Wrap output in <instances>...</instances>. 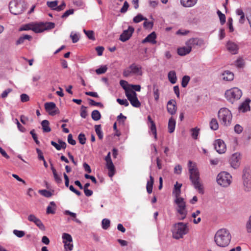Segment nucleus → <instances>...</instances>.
<instances>
[{"mask_svg": "<svg viewBox=\"0 0 251 251\" xmlns=\"http://www.w3.org/2000/svg\"><path fill=\"white\" fill-rule=\"evenodd\" d=\"M189 178L194 188L201 194H203L204 191L203 184L200 181V173L195 164L192 161L188 162Z\"/></svg>", "mask_w": 251, "mask_h": 251, "instance_id": "1", "label": "nucleus"}, {"mask_svg": "<svg viewBox=\"0 0 251 251\" xmlns=\"http://www.w3.org/2000/svg\"><path fill=\"white\" fill-rule=\"evenodd\" d=\"M231 238V236L229 231L226 228L218 230L214 237L216 244L221 247L227 246L230 242Z\"/></svg>", "mask_w": 251, "mask_h": 251, "instance_id": "2", "label": "nucleus"}, {"mask_svg": "<svg viewBox=\"0 0 251 251\" xmlns=\"http://www.w3.org/2000/svg\"><path fill=\"white\" fill-rule=\"evenodd\" d=\"M143 74L142 66L133 63L124 70L123 75L124 77H127L132 75L142 76Z\"/></svg>", "mask_w": 251, "mask_h": 251, "instance_id": "3", "label": "nucleus"}, {"mask_svg": "<svg viewBox=\"0 0 251 251\" xmlns=\"http://www.w3.org/2000/svg\"><path fill=\"white\" fill-rule=\"evenodd\" d=\"M172 232L173 237L174 238L179 239L182 238L183 236L188 232V228L187 224L182 222L176 224L174 225Z\"/></svg>", "mask_w": 251, "mask_h": 251, "instance_id": "4", "label": "nucleus"}, {"mask_svg": "<svg viewBox=\"0 0 251 251\" xmlns=\"http://www.w3.org/2000/svg\"><path fill=\"white\" fill-rule=\"evenodd\" d=\"M218 116L222 124L226 126L230 125L232 116L229 109L226 108H221L218 112Z\"/></svg>", "mask_w": 251, "mask_h": 251, "instance_id": "5", "label": "nucleus"}, {"mask_svg": "<svg viewBox=\"0 0 251 251\" xmlns=\"http://www.w3.org/2000/svg\"><path fill=\"white\" fill-rule=\"evenodd\" d=\"M242 95V91L238 88H233L227 90L225 96L229 101L233 103L235 101L240 99Z\"/></svg>", "mask_w": 251, "mask_h": 251, "instance_id": "6", "label": "nucleus"}, {"mask_svg": "<svg viewBox=\"0 0 251 251\" xmlns=\"http://www.w3.org/2000/svg\"><path fill=\"white\" fill-rule=\"evenodd\" d=\"M231 176L228 173L223 172L218 174L217 177V182L223 187L228 186L231 182Z\"/></svg>", "mask_w": 251, "mask_h": 251, "instance_id": "7", "label": "nucleus"}, {"mask_svg": "<svg viewBox=\"0 0 251 251\" xmlns=\"http://www.w3.org/2000/svg\"><path fill=\"white\" fill-rule=\"evenodd\" d=\"M9 9L14 15H19L24 11V4L21 1L14 0L9 3Z\"/></svg>", "mask_w": 251, "mask_h": 251, "instance_id": "8", "label": "nucleus"}, {"mask_svg": "<svg viewBox=\"0 0 251 251\" xmlns=\"http://www.w3.org/2000/svg\"><path fill=\"white\" fill-rule=\"evenodd\" d=\"M175 202L177 205V211L182 216L181 220L185 218L187 215V211L186 210V203L184 200L182 198H176Z\"/></svg>", "mask_w": 251, "mask_h": 251, "instance_id": "9", "label": "nucleus"}, {"mask_svg": "<svg viewBox=\"0 0 251 251\" xmlns=\"http://www.w3.org/2000/svg\"><path fill=\"white\" fill-rule=\"evenodd\" d=\"M126 96L133 106L135 107L140 106L141 103L138 100L137 94L134 90L126 91Z\"/></svg>", "mask_w": 251, "mask_h": 251, "instance_id": "10", "label": "nucleus"}, {"mask_svg": "<svg viewBox=\"0 0 251 251\" xmlns=\"http://www.w3.org/2000/svg\"><path fill=\"white\" fill-rule=\"evenodd\" d=\"M45 108L46 111L51 116H54L59 113L58 108L56 107L55 103L53 102L45 103Z\"/></svg>", "mask_w": 251, "mask_h": 251, "instance_id": "11", "label": "nucleus"}, {"mask_svg": "<svg viewBox=\"0 0 251 251\" xmlns=\"http://www.w3.org/2000/svg\"><path fill=\"white\" fill-rule=\"evenodd\" d=\"M186 46H189L192 49V47L197 46L201 47L204 45L205 43L203 39L199 38H192L186 41Z\"/></svg>", "mask_w": 251, "mask_h": 251, "instance_id": "12", "label": "nucleus"}, {"mask_svg": "<svg viewBox=\"0 0 251 251\" xmlns=\"http://www.w3.org/2000/svg\"><path fill=\"white\" fill-rule=\"evenodd\" d=\"M134 31V28L129 26L127 29L125 30L121 34L119 39L123 42L127 41L131 37Z\"/></svg>", "mask_w": 251, "mask_h": 251, "instance_id": "13", "label": "nucleus"}, {"mask_svg": "<svg viewBox=\"0 0 251 251\" xmlns=\"http://www.w3.org/2000/svg\"><path fill=\"white\" fill-rule=\"evenodd\" d=\"M214 146L215 150L219 153H223L226 151V146L222 140L218 139L216 140Z\"/></svg>", "mask_w": 251, "mask_h": 251, "instance_id": "14", "label": "nucleus"}, {"mask_svg": "<svg viewBox=\"0 0 251 251\" xmlns=\"http://www.w3.org/2000/svg\"><path fill=\"white\" fill-rule=\"evenodd\" d=\"M167 109L171 115H174L177 109L176 103L175 100H171L167 102Z\"/></svg>", "mask_w": 251, "mask_h": 251, "instance_id": "15", "label": "nucleus"}, {"mask_svg": "<svg viewBox=\"0 0 251 251\" xmlns=\"http://www.w3.org/2000/svg\"><path fill=\"white\" fill-rule=\"evenodd\" d=\"M226 48L227 50L233 54H236L238 53L239 47L235 43L229 41L226 44Z\"/></svg>", "mask_w": 251, "mask_h": 251, "instance_id": "16", "label": "nucleus"}, {"mask_svg": "<svg viewBox=\"0 0 251 251\" xmlns=\"http://www.w3.org/2000/svg\"><path fill=\"white\" fill-rule=\"evenodd\" d=\"M240 154L238 153L233 154L230 158V165L234 169L237 168L240 165Z\"/></svg>", "mask_w": 251, "mask_h": 251, "instance_id": "17", "label": "nucleus"}, {"mask_svg": "<svg viewBox=\"0 0 251 251\" xmlns=\"http://www.w3.org/2000/svg\"><path fill=\"white\" fill-rule=\"evenodd\" d=\"M156 34L154 32H152L149 35H148L142 42V43H146L147 42L151 43V44H154L156 43Z\"/></svg>", "mask_w": 251, "mask_h": 251, "instance_id": "18", "label": "nucleus"}, {"mask_svg": "<svg viewBox=\"0 0 251 251\" xmlns=\"http://www.w3.org/2000/svg\"><path fill=\"white\" fill-rule=\"evenodd\" d=\"M251 102V100L247 99L244 101L239 107V110L242 112H245L250 110V106L249 103Z\"/></svg>", "mask_w": 251, "mask_h": 251, "instance_id": "19", "label": "nucleus"}, {"mask_svg": "<svg viewBox=\"0 0 251 251\" xmlns=\"http://www.w3.org/2000/svg\"><path fill=\"white\" fill-rule=\"evenodd\" d=\"M58 142L59 144H57L56 142L52 141H51L50 143L52 146H53L55 148L58 150L59 151L61 149H65L67 146L66 143L62 141L61 140L59 139L58 140Z\"/></svg>", "mask_w": 251, "mask_h": 251, "instance_id": "20", "label": "nucleus"}, {"mask_svg": "<svg viewBox=\"0 0 251 251\" xmlns=\"http://www.w3.org/2000/svg\"><path fill=\"white\" fill-rule=\"evenodd\" d=\"M198 0H180L181 4L184 7L190 8L196 5Z\"/></svg>", "mask_w": 251, "mask_h": 251, "instance_id": "21", "label": "nucleus"}, {"mask_svg": "<svg viewBox=\"0 0 251 251\" xmlns=\"http://www.w3.org/2000/svg\"><path fill=\"white\" fill-rule=\"evenodd\" d=\"M106 162V167L108 170V176L110 177H112L115 174V167L112 161V160L105 161Z\"/></svg>", "mask_w": 251, "mask_h": 251, "instance_id": "22", "label": "nucleus"}, {"mask_svg": "<svg viewBox=\"0 0 251 251\" xmlns=\"http://www.w3.org/2000/svg\"><path fill=\"white\" fill-rule=\"evenodd\" d=\"M191 50V47L189 46H186V47L178 48L177 49V53L179 55L184 56L189 53Z\"/></svg>", "mask_w": 251, "mask_h": 251, "instance_id": "23", "label": "nucleus"}, {"mask_svg": "<svg viewBox=\"0 0 251 251\" xmlns=\"http://www.w3.org/2000/svg\"><path fill=\"white\" fill-rule=\"evenodd\" d=\"M223 79L226 81H231L234 78V74L229 71H225L222 74Z\"/></svg>", "mask_w": 251, "mask_h": 251, "instance_id": "24", "label": "nucleus"}, {"mask_svg": "<svg viewBox=\"0 0 251 251\" xmlns=\"http://www.w3.org/2000/svg\"><path fill=\"white\" fill-rule=\"evenodd\" d=\"M32 30L35 33H40L44 31V28L43 26V23L39 24H33Z\"/></svg>", "mask_w": 251, "mask_h": 251, "instance_id": "25", "label": "nucleus"}, {"mask_svg": "<svg viewBox=\"0 0 251 251\" xmlns=\"http://www.w3.org/2000/svg\"><path fill=\"white\" fill-rule=\"evenodd\" d=\"M176 126V121L173 118L171 117L169 119V122H168V130L169 133H173L175 129Z\"/></svg>", "mask_w": 251, "mask_h": 251, "instance_id": "26", "label": "nucleus"}, {"mask_svg": "<svg viewBox=\"0 0 251 251\" xmlns=\"http://www.w3.org/2000/svg\"><path fill=\"white\" fill-rule=\"evenodd\" d=\"M50 166H51V170L52 172L54 179L55 182L58 184H60V183H62V178H61V176L57 174V172H56L55 169L53 167L52 164H51Z\"/></svg>", "mask_w": 251, "mask_h": 251, "instance_id": "27", "label": "nucleus"}, {"mask_svg": "<svg viewBox=\"0 0 251 251\" xmlns=\"http://www.w3.org/2000/svg\"><path fill=\"white\" fill-rule=\"evenodd\" d=\"M181 186L182 184L178 183L177 182H176V184L175 185L173 193L175 194L176 198H180L179 196L181 193Z\"/></svg>", "mask_w": 251, "mask_h": 251, "instance_id": "28", "label": "nucleus"}, {"mask_svg": "<svg viewBox=\"0 0 251 251\" xmlns=\"http://www.w3.org/2000/svg\"><path fill=\"white\" fill-rule=\"evenodd\" d=\"M168 77L171 83L175 84L176 83L177 77L175 71H170L168 74Z\"/></svg>", "mask_w": 251, "mask_h": 251, "instance_id": "29", "label": "nucleus"}, {"mask_svg": "<svg viewBox=\"0 0 251 251\" xmlns=\"http://www.w3.org/2000/svg\"><path fill=\"white\" fill-rule=\"evenodd\" d=\"M56 204L54 201H51L47 208V213L53 214L55 213Z\"/></svg>", "mask_w": 251, "mask_h": 251, "instance_id": "30", "label": "nucleus"}, {"mask_svg": "<svg viewBox=\"0 0 251 251\" xmlns=\"http://www.w3.org/2000/svg\"><path fill=\"white\" fill-rule=\"evenodd\" d=\"M153 182H154V178L151 176H150V180H149L147 182V186H146L147 191L149 194L151 193V192L152 191V187H153Z\"/></svg>", "mask_w": 251, "mask_h": 251, "instance_id": "31", "label": "nucleus"}, {"mask_svg": "<svg viewBox=\"0 0 251 251\" xmlns=\"http://www.w3.org/2000/svg\"><path fill=\"white\" fill-rule=\"evenodd\" d=\"M49 122L48 120H44L41 123L43 130L44 132H49L50 131L51 129L49 126Z\"/></svg>", "mask_w": 251, "mask_h": 251, "instance_id": "32", "label": "nucleus"}, {"mask_svg": "<svg viewBox=\"0 0 251 251\" xmlns=\"http://www.w3.org/2000/svg\"><path fill=\"white\" fill-rule=\"evenodd\" d=\"M210 128L213 130H216L218 129L219 127V124L217 122V120L213 118L211 119L210 123Z\"/></svg>", "mask_w": 251, "mask_h": 251, "instance_id": "33", "label": "nucleus"}, {"mask_svg": "<svg viewBox=\"0 0 251 251\" xmlns=\"http://www.w3.org/2000/svg\"><path fill=\"white\" fill-rule=\"evenodd\" d=\"M95 131L99 138L101 140L103 138V133L101 129V125H96L95 126Z\"/></svg>", "mask_w": 251, "mask_h": 251, "instance_id": "34", "label": "nucleus"}, {"mask_svg": "<svg viewBox=\"0 0 251 251\" xmlns=\"http://www.w3.org/2000/svg\"><path fill=\"white\" fill-rule=\"evenodd\" d=\"M58 1L57 0H54V1H48L47 2V6L50 7L51 9L56 11V8L57 6L58 5Z\"/></svg>", "mask_w": 251, "mask_h": 251, "instance_id": "35", "label": "nucleus"}, {"mask_svg": "<svg viewBox=\"0 0 251 251\" xmlns=\"http://www.w3.org/2000/svg\"><path fill=\"white\" fill-rule=\"evenodd\" d=\"M91 117L94 121H98L101 118V115L100 112L97 110H93L91 114Z\"/></svg>", "mask_w": 251, "mask_h": 251, "instance_id": "36", "label": "nucleus"}, {"mask_svg": "<svg viewBox=\"0 0 251 251\" xmlns=\"http://www.w3.org/2000/svg\"><path fill=\"white\" fill-rule=\"evenodd\" d=\"M43 26L45 31L53 28L55 27V24L52 22L43 23Z\"/></svg>", "mask_w": 251, "mask_h": 251, "instance_id": "37", "label": "nucleus"}, {"mask_svg": "<svg viewBox=\"0 0 251 251\" xmlns=\"http://www.w3.org/2000/svg\"><path fill=\"white\" fill-rule=\"evenodd\" d=\"M243 184L245 187V190L247 191H250L251 188V178L243 179Z\"/></svg>", "mask_w": 251, "mask_h": 251, "instance_id": "38", "label": "nucleus"}, {"mask_svg": "<svg viewBox=\"0 0 251 251\" xmlns=\"http://www.w3.org/2000/svg\"><path fill=\"white\" fill-rule=\"evenodd\" d=\"M153 96L155 101H158L159 98V90L157 88L156 84H154L153 86Z\"/></svg>", "mask_w": 251, "mask_h": 251, "instance_id": "39", "label": "nucleus"}, {"mask_svg": "<svg viewBox=\"0 0 251 251\" xmlns=\"http://www.w3.org/2000/svg\"><path fill=\"white\" fill-rule=\"evenodd\" d=\"M83 32L85 33L87 37L92 40H95V38L94 36V32L92 30H86L85 29H83Z\"/></svg>", "mask_w": 251, "mask_h": 251, "instance_id": "40", "label": "nucleus"}, {"mask_svg": "<svg viewBox=\"0 0 251 251\" xmlns=\"http://www.w3.org/2000/svg\"><path fill=\"white\" fill-rule=\"evenodd\" d=\"M62 238L63 239V243L70 242L72 243L73 239L72 236L68 233H64L62 235Z\"/></svg>", "mask_w": 251, "mask_h": 251, "instance_id": "41", "label": "nucleus"}, {"mask_svg": "<svg viewBox=\"0 0 251 251\" xmlns=\"http://www.w3.org/2000/svg\"><path fill=\"white\" fill-rule=\"evenodd\" d=\"M190 78L188 75H185L182 77V81H181V86L183 88H185L188 83L190 81Z\"/></svg>", "mask_w": 251, "mask_h": 251, "instance_id": "42", "label": "nucleus"}, {"mask_svg": "<svg viewBox=\"0 0 251 251\" xmlns=\"http://www.w3.org/2000/svg\"><path fill=\"white\" fill-rule=\"evenodd\" d=\"M143 20L147 21V19L146 18H144L141 14H138L133 18V20L135 23H138Z\"/></svg>", "mask_w": 251, "mask_h": 251, "instance_id": "43", "label": "nucleus"}, {"mask_svg": "<svg viewBox=\"0 0 251 251\" xmlns=\"http://www.w3.org/2000/svg\"><path fill=\"white\" fill-rule=\"evenodd\" d=\"M39 193L42 196L50 198L52 196V194L50 191L47 190H40L39 191Z\"/></svg>", "mask_w": 251, "mask_h": 251, "instance_id": "44", "label": "nucleus"}, {"mask_svg": "<svg viewBox=\"0 0 251 251\" xmlns=\"http://www.w3.org/2000/svg\"><path fill=\"white\" fill-rule=\"evenodd\" d=\"M102 227L104 229H107L110 226V221L107 219H104L102 221Z\"/></svg>", "mask_w": 251, "mask_h": 251, "instance_id": "45", "label": "nucleus"}, {"mask_svg": "<svg viewBox=\"0 0 251 251\" xmlns=\"http://www.w3.org/2000/svg\"><path fill=\"white\" fill-rule=\"evenodd\" d=\"M217 14L219 16L221 24L222 25H224L226 22V16L225 15V14H223L220 10H218Z\"/></svg>", "mask_w": 251, "mask_h": 251, "instance_id": "46", "label": "nucleus"}, {"mask_svg": "<svg viewBox=\"0 0 251 251\" xmlns=\"http://www.w3.org/2000/svg\"><path fill=\"white\" fill-rule=\"evenodd\" d=\"M243 180L245 179H249L251 178V176L250 174V171L248 169H245L243 172V176H242Z\"/></svg>", "mask_w": 251, "mask_h": 251, "instance_id": "47", "label": "nucleus"}, {"mask_svg": "<svg viewBox=\"0 0 251 251\" xmlns=\"http://www.w3.org/2000/svg\"><path fill=\"white\" fill-rule=\"evenodd\" d=\"M150 129L152 132V134L154 135V138L155 139H157V133H156V126L154 122H152V124H151Z\"/></svg>", "mask_w": 251, "mask_h": 251, "instance_id": "48", "label": "nucleus"}, {"mask_svg": "<svg viewBox=\"0 0 251 251\" xmlns=\"http://www.w3.org/2000/svg\"><path fill=\"white\" fill-rule=\"evenodd\" d=\"M78 139L79 140V143L81 144L84 145L85 144L86 138L85 137L84 134L82 133H80L78 135Z\"/></svg>", "mask_w": 251, "mask_h": 251, "instance_id": "49", "label": "nucleus"}, {"mask_svg": "<svg viewBox=\"0 0 251 251\" xmlns=\"http://www.w3.org/2000/svg\"><path fill=\"white\" fill-rule=\"evenodd\" d=\"M107 70L106 66H103L96 70L97 74L100 75L105 73Z\"/></svg>", "mask_w": 251, "mask_h": 251, "instance_id": "50", "label": "nucleus"}, {"mask_svg": "<svg viewBox=\"0 0 251 251\" xmlns=\"http://www.w3.org/2000/svg\"><path fill=\"white\" fill-rule=\"evenodd\" d=\"M13 233L17 237L21 238L25 236V232L24 231L18 230L17 229H15L13 230Z\"/></svg>", "mask_w": 251, "mask_h": 251, "instance_id": "51", "label": "nucleus"}, {"mask_svg": "<svg viewBox=\"0 0 251 251\" xmlns=\"http://www.w3.org/2000/svg\"><path fill=\"white\" fill-rule=\"evenodd\" d=\"M70 37L71 38L72 42L74 43H76L79 40V35L76 33L73 34V32H72L70 35Z\"/></svg>", "mask_w": 251, "mask_h": 251, "instance_id": "52", "label": "nucleus"}, {"mask_svg": "<svg viewBox=\"0 0 251 251\" xmlns=\"http://www.w3.org/2000/svg\"><path fill=\"white\" fill-rule=\"evenodd\" d=\"M34 223L41 230L43 231L45 230V227L39 219H38Z\"/></svg>", "mask_w": 251, "mask_h": 251, "instance_id": "53", "label": "nucleus"}, {"mask_svg": "<svg viewBox=\"0 0 251 251\" xmlns=\"http://www.w3.org/2000/svg\"><path fill=\"white\" fill-rule=\"evenodd\" d=\"M87 107L84 105L81 106V112H80V116L81 117L83 118H85L87 116Z\"/></svg>", "mask_w": 251, "mask_h": 251, "instance_id": "54", "label": "nucleus"}, {"mask_svg": "<svg viewBox=\"0 0 251 251\" xmlns=\"http://www.w3.org/2000/svg\"><path fill=\"white\" fill-rule=\"evenodd\" d=\"M128 7H129L128 3L126 1H125L124 3V5H123V7L120 9L121 13H126L127 11Z\"/></svg>", "mask_w": 251, "mask_h": 251, "instance_id": "55", "label": "nucleus"}, {"mask_svg": "<svg viewBox=\"0 0 251 251\" xmlns=\"http://www.w3.org/2000/svg\"><path fill=\"white\" fill-rule=\"evenodd\" d=\"M74 12V10L73 9H70L69 10L65 11L63 14L61 16L62 18H66L68 17L69 15L73 14Z\"/></svg>", "mask_w": 251, "mask_h": 251, "instance_id": "56", "label": "nucleus"}, {"mask_svg": "<svg viewBox=\"0 0 251 251\" xmlns=\"http://www.w3.org/2000/svg\"><path fill=\"white\" fill-rule=\"evenodd\" d=\"M88 100L89 101V104L91 105L99 106L101 107H103V105L101 102H96L93 100L88 99Z\"/></svg>", "mask_w": 251, "mask_h": 251, "instance_id": "57", "label": "nucleus"}, {"mask_svg": "<svg viewBox=\"0 0 251 251\" xmlns=\"http://www.w3.org/2000/svg\"><path fill=\"white\" fill-rule=\"evenodd\" d=\"M199 130H200V129H198L197 128H194L191 129L192 136L194 139H197Z\"/></svg>", "mask_w": 251, "mask_h": 251, "instance_id": "58", "label": "nucleus"}, {"mask_svg": "<svg viewBox=\"0 0 251 251\" xmlns=\"http://www.w3.org/2000/svg\"><path fill=\"white\" fill-rule=\"evenodd\" d=\"M32 23L24 25L22 27L20 28V30L23 31V30H32Z\"/></svg>", "mask_w": 251, "mask_h": 251, "instance_id": "59", "label": "nucleus"}, {"mask_svg": "<svg viewBox=\"0 0 251 251\" xmlns=\"http://www.w3.org/2000/svg\"><path fill=\"white\" fill-rule=\"evenodd\" d=\"M144 27L146 29H151L153 26V22L145 21L143 24Z\"/></svg>", "mask_w": 251, "mask_h": 251, "instance_id": "60", "label": "nucleus"}, {"mask_svg": "<svg viewBox=\"0 0 251 251\" xmlns=\"http://www.w3.org/2000/svg\"><path fill=\"white\" fill-rule=\"evenodd\" d=\"M244 64V60L242 58H239L236 61V66L238 68L243 67Z\"/></svg>", "mask_w": 251, "mask_h": 251, "instance_id": "61", "label": "nucleus"}, {"mask_svg": "<svg viewBox=\"0 0 251 251\" xmlns=\"http://www.w3.org/2000/svg\"><path fill=\"white\" fill-rule=\"evenodd\" d=\"M117 101L121 105H124L125 106H127L129 105V103L128 101L126 100H122L120 99H117Z\"/></svg>", "mask_w": 251, "mask_h": 251, "instance_id": "62", "label": "nucleus"}, {"mask_svg": "<svg viewBox=\"0 0 251 251\" xmlns=\"http://www.w3.org/2000/svg\"><path fill=\"white\" fill-rule=\"evenodd\" d=\"M246 229L248 233H251V215L246 223Z\"/></svg>", "mask_w": 251, "mask_h": 251, "instance_id": "63", "label": "nucleus"}, {"mask_svg": "<svg viewBox=\"0 0 251 251\" xmlns=\"http://www.w3.org/2000/svg\"><path fill=\"white\" fill-rule=\"evenodd\" d=\"M64 248H65V249L67 251H72L73 250V244L71 243H70V242H65L64 243Z\"/></svg>", "mask_w": 251, "mask_h": 251, "instance_id": "64", "label": "nucleus"}]
</instances>
